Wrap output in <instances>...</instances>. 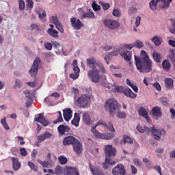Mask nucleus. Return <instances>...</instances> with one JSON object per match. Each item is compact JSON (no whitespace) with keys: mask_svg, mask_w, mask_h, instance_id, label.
<instances>
[{"mask_svg":"<svg viewBox=\"0 0 175 175\" xmlns=\"http://www.w3.org/2000/svg\"><path fill=\"white\" fill-rule=\"evenodd\" d=\"M91 132L95 137L103 139L104 140H111L116 136L113 133V132H116V129L111 122L106 123L103 120H98L95 126L92 127Z\"/></svg>","mask_w":175,"mask_h":175,"instance_id":"obj_1","label":"nucleus"},{"mask_svg":"<svg viewBox=\"0 0 175 175\" xmlns=\"http://www.w3.org/2000/svg\"><path fill=\"white\" fill-rule=\"evenodd\" d=\"M141 57L135 55V65L141 73H149L152 70V61L145 51H141Z\"/></svg>","mask_w":175,"mask_h":175,"instance_id":"obj_2","label":"nucleus"},{"mask_svg":"<svg viewBox=\"0 0 175 175\" xmlns=\"http://www.w3.org/2000/svg\"><path fill=\"white\" fill-rule=\"evenodd\" d=\"M172 0H152L149 6L151 10H157V8L159 9H169L170 3Z\"/></svg>","mask_w":175,"mask_h":175,"instance_id":"obj_3","label":"nucleus"},{"mask_svg":"<svg viewBox=\"0 0 175 175\" xmlns=\"http://www.w3.org/2000/svg\"><path fill=\"white\" fill-rule=\"evenodd\" d=\"M120 106L118 102L114 98L107 100L105 104V108L109 111L111 117H114V111H117Z\"/></svg>","mask_w":175,"mask_h":175,"instance_id":"obj_4","label":"nucleus"},{"mask_svg":"<svg viewBox=\"0 0 175 175\" xmlns=\"http://www.w3.org/2000/svg\"><path fill=\"white\" fill-rule=\"evenodd\" d=\"M55 161H57V156L53 155L51 157V153H47L45 157V161H43L40 159H37V162L42 166V167H53L55 165Z\"/></svg>","mask_w":175,"mask_h":175,"instance_id":"obj_5","label":"nucleus"},{"mask_svg":"<svg viewBox=\"0 0 175 175\" xmlns=\"http://www.w3.org/2000/svg\"><path fill=\"white\" fill-rule=\"evenodd\" d=\"M86 64L87 66L90 68V69H96V67H98L101 72H103V73H106V69H105L103 64H102V62H100V61L95 59V57H94L88 58L86 59Z\"/></svg>","mask_w":175,"mask_h":175,"instance_id":"obj_6","label":"nucleus"},{"mask_svg":"<svg viewBox=\"0 0 175 175\" xmlns=\"http://www.w3.org/2000/svg\"><path fill=\"white\" fill-rule=\"evenodd\" d=\"M103 25L110 29V31H116L120 28V22L117 20L111 19L110 18H106L103 21Z\"/></svg>","mask_w":175,"mask_h":175,"instance_id":"obj_7","label":"nucleus"},{"mask_svg":"<svg viewBox=\"0 0 175 175\" xmlns=\"http://www.w3.org/2000/svg\"><path fill=\"white\" fill-rule=\"evenodd\" d=\"M90 100L91 98L90 96L87 94H82L81 96L78 97L75 100L78 107H88L90 105Z\"/></svg>","mask_w":175,"mask_h":175,"instance_id":"obj_8","label":"nucleus"},{"mask_svg":"<svg viewBox=\"0 0 175 175\" xmlns=\"http://www.w3.org/2000/svg\"><path fill=\"white\" fill-rule=\"evenodd\" d=\"M42 65V60L40 57H36L33 61V65L31 66V69L29 70V75L31 77H35L36 75H38V72L39 70V66Z\"/></svg>","mask_w":175,"mask_h":175,"instance_id":"obj_9","label":"nucleus"},{"mask_svg":"<svg viewBox=\"0 0 175 175\" xmlns=\"http://www.w3.org/2000/svg\"><path fill=\"white\" fill-rule=\"evenodd\" d=\"M88 76L92 83H99V80H100L99 70L98 69H91L88 70Z\"/></svg>","mask_w":175,"mask_h":175,"instance_id":"obj_10","label":"nucleus"},{"mask_svg":"<svg viewBox=\"0 0 175 175\" xmlns=\"http://www.w3.org/2000/svg\"><path fill=\"white\" fill-rule=\"evenodd\" d=\"M150 133H152V135L155 140H161V137L162 135H166V131L163 129L160 131L157 127L153 126L150 129Z\"/></svg>","mask_w":175,"mask_h":175,"instance_id":"obj_11","label":"nucleus"},{"mask_svg":"<svg viewBox=\"0 0 175 175\" xmlns=\"http://www.w3.org/2000/svg\"><path fill=\"white\" fill-rule=\"evenodd\" d=\"M113 175H126V170L124 165L120 163L112 169Z\"/></svg>","mask_w":175,"mask_h":175,"instance_id":"obj_12","label":"nucleus"},{"mask_svg":"<svg viewBox=\"0 0 175 175\" xmlns=\"http://www.w3.org/2000/svg\"><path fill=\"white\" fill-rule=\"evenodd\" d=\"M104 151L105 152V158H110L111 157H116L117 150L111 145H107L104 146Z\"/></svg>","mask_w":175,"mask_h":175,"instance_id":"obj_13","label":"nucleus"},{"mask_svg":"<svg viewBox=\"0 0 175 175\" xmlns=\"http://www.w3.org/2000/svg\"><path fill=\"white\" fill-rule=\"evenodd\" d=\"M119 53L122 58L125 59L127 62H129L132 59V52L126 51L124 48H120Z\"/></svg>","mask_w":175,"mask_h":175,"instance_id":"obj_14","label":"nucleus"},{"mask_svg":"<svg viewBox=\"0 0 175 175\" xmlns=\"http://www.w3.org/2000/svg\"><path fill=\"white\" fill-rule=\"evenodd\" d=\"M70 23L72 28L77 29V31L81 29L82 27H84V25L81 22V21H80V19H77V18H72L70 19Z\"/></svg>","mask_w":175,"mask_h":175,"instance_id":"obj_15","label":"nucleus"},{"mask_svg":"<svg viewBox=\"0 0 175 175\" xmlns=\"http://www.w3.org/2000/svg\"><path fill=\"white\" fill-rule=\"evenodd\" d=\"M34 121H36V122H40V124H42L44 126H47L49 125V121L44 118V116H43V113H39L38 115H36L34 118Z\"/></svg>","mask_w":175,"mask_h":175,"instance_id":"obj_16","label":"nucleus"},{"mask_svg":"<svg viewBox=\"0 0 175 175\" xmlns=\"http://www.w3.org/2000/svg\"><path fill=\"white\" fill-rule=\"evenodd\" d=\"M64 175H80L76 167L66 166Z\"/></svg>","mask_w":175,"mask_h":175,"instance_id":"obj_17","label":"nucleus"},{"mask_svg":"<svg viewBox=\"0 0 175 175\" xmlns=\"http://www.w3.org/2000/svg\"><path fill=\"white\" fill-rule=\"evenodd\" d=\"M152 117L158 120L162 117V108L161 107H154L152 109Z\"/></svg>","mask_w":175,"mask_h":175,"instance_id":"obj_18","label":"nucleus"},{"mask_svg":"<svg viewBox=\"0 0 175 175\" xmlns=\"http://www.w3.org/2000/svg\"><path fill=\"white\" fill-rule=\"evenodd\" d=\"M72 147L75 152H76L77 155L83 152V145L79 140L77 139V141L74 142Z\"/></svg>","mask_w":175,"mask_h":175,"instance_id":"obj_19","label":"nucleus"},{"mask_svg":"<svg viewBox=\"0 0 175 175\" xmlns=\"http://www.w3.org/2000/svg\"><path fill=\"white\" fill-rule=\"evenodd\" d=\"M53 135L50 133L49 131L44 132L43 134H41L37 137V140L39 143H42L44 140H47V139H50Z\"/></svg>","mask_w":175,"mask_h":175,"instance_id":"obj_20","label":"nucleus"},{"mask_svg":"<svg viewBox=\"0 0 175 175\" xmlns=\"http://www.w3.org/2000/svg\"><path fill=\"white\" fill-rule=\"evenodd\" d=\"M77 141V139L75 138L73 136L66 137L63 140L64 146H70V144H74L75 142Z\"/></svg>","mask_w":175,"mask_h":175,"instance_id":"obj_21","label":"nucleus"},{"mask_svg":"<svg viewBox=\"0 0 175 175\" xmlns=\"http://www.w3.org/2000/svg\"><path fill=\"white\" fill-rule=\"evenodd\" d=\"M138 114L141 116V117H144L147 121V122H151V120H150V117L148 116V112L146 110L145 108L141 107L138 109Z\"/></svg>","mask_w":175,"mask_h":175,"instance_id":"obj_22","label":"nucleus"},{"mask_svg":"<svg viewBox=\"0 0 175 175\" xmlns=\"http://www.w3.org/2000/svg\"><path fill=\"white\" fill-rule=\"evenodd\" d=\"M116 161L113 160V159H110V157H105V161L103 163V169H109V166H113V165H116Z\"/></svg>","mask_w":175,"mask_h":175,"instance_id":"obj_23","label":"nucleus"},{"mask_svg":"<svg viewBox=\"0 0 175 175\" xmlns=\"http://www.w3.org/2000/svg\"><path fill=\"white\" fill-rule=\"evenodd\" d=\"M69 131H70V129L68 126H65L64 124L59 126L57 128V132L61 135V136L65 135V133H66V132H69Z\"/></svg>","mask_w":175,"mask_h":175,"instance_id":"obj_24","label":"nucleus"},{"mask_svg":"<svg viewBox=\"0 0 175 175\" xmlns=\"http://www.w3.org/2000/svg\"><path fill=\"white\" fill-rule=\"evenodd\" d=\"M63 111V116L65 121H70V120L72 119V109L68 108L64 109Z\"/></svg>","mask_w":175,"mask_h":175,"instance_id":"obj_25","label":"nucleus"},{"mask_svg":"<svg viewBox=\"0 0 175 175\" xmlns=\"http://www.w3.org/2000/svg\"><path fill=\"white\" fill-rule=\"evenodd\" d=\"M73 71L74 72L70 74V77L73 80H76V79H79V76L80 75V68L78 66H74Z\"/></svg>","mask_w":175,"mask_h":175,"instance_id":"obj_26","label":"nucleus"},{"mask_svg":"<svg viewBox=\"0 0 175 175\" xmlns=\"http://www.w3.org/2000/svg\"><path fill=\"white\" fill-rule=\"evenodd\" d=\"M136 129L138 131V132H139V133H146V132H147L148 135H150V129L145 125L138 124L136 126Z\"/></svg>","mask_w":175,"mask_h":175,"instance_id":"obj_27","label":"nucleus"},{"mask_svg":"<svg viewBox=\"0 0 175 175\" xmlns=\"http://www.w3.org/2000/svg\"><path fill=\"white\" fill-rule=\"evenodd\" d=\"M123 93L124 94L125 96H127V98H131V99H135V98L137 96V94L133 93V92L129 88L125 89L123 91Z\"/></svg>","mask_w":175,"mask_h":175,"instance_id":"obj_28","label":"nucleus"},{"mask_svg":"<svg viewBox=\"0 0 175 175\" xmlns=\"http://www.w3.org/2000/svg\"><path fill=\"white\" fill-rule=\"evenodd\" d=\"M100 83H101V84H103V85H104L105 88H108L109 90H110V88L113 87V84L107 82V77H106V75L102 77Z\"/></svg>","mask_w":175,"mask_h":175,"instance_id":"obj_29","label":"nucleus"},{"mask_svg":"<svg viewBox=\"0 0 175 175\" xmlns=\"http://www.w3.org/2000/svg\"><path fill=\"white\" fill-rule=\"evenodd\" d=\"M65 170H66V167L64 168L61 167V165H58L55 167L54 170V174L56 175H61L64 174L65 175Z\"/></svg>","mask_w":175,"mask_h":175,"instance_id":"obj_30","label":"nucleus"},{"mask_svg":"<svg viewBox=\"0 0 175 175\" xmlns=\"http://www.w3.org/2000/svg\"><path fill=\"white\" fill-rule=\"evenodd\" d=\"M47 33L51 38H54L55 39H58L59 38V36H58V31H57L55 29H48Z\"/></svg>","mask_w":175,"mask_h":175,"instance_id":"obj_31","label":"nucleus"},{"mask_svg":"<svg viewBox=\"0 0 175 175\" xmlns=\"http://www.w3.org/2000/svg\"><path fill=\"white\" fill-rule=\"evenodd\" d=\"M72 125H74L75 128H77L80 124V116L79 113H75L74 116V119L71 121Z\"/></svg>","mask_w":175,"mask_h":175,"instance_id":"obj_32","label":"nucleus"},{"mask_svg":"<svg viewBox=\"0 0 175 175\" xmlns=\"http://www.w3.org/2000/svg\"><path fill=\"white\" fill-rule=\"evenodd\" d=\"M12 159L13 170L15 172H17V170L20 169L21 164L20 163V162H18V159L16 157H12Z\"/></svg>","mask_w":175,"mask_h":175,"instance_id":"obj_33","label":"nucleus"},{"mask_svg":"<svg viewBox=\"0 0 175 175\" xmlns=\"http://www.w3.org/2000/svg\"><path fill=\"white\" fill-rule=\"evenodd\" d=\"M162 68L163 70L169 72V70H170V68H172V64H170V62L167 59H165L164 61H163Z\"/></svg>","mask_w":175,"mask_h":175,"instance_id":"obj_34","label":"nucleus"},{"mask_svg":"<svg viewBox=\"0 0 175 175\" xmlns=\"http://www.w3.org/2000/svg\"><path fill=\"white\" fill-rule=\"evenodd\" d=\"M121 105L118 108L117 111H114V116H116L118 118H125L126 117V113L125 112L120 111Z\"/></svg>","mask_w":175,"mask_h":175,"instance_id":"obj_35","label":"nucleus"},{"mask_svg":"<svg viewBox=\"0 0 175 175\" xmlns=\"http://www.w3.org/2000/svg\"><path fill=\"white\" fill-rule=\"evenodd\" d=\"M152 57H153V59L156 61V62L159 63L162 59V55L157 52V51H154L152 53Z\"/></svg>","mask_w":175,"mask_h":175,"instance_id":"obj_36","label":"nucleus"},{"mask_svg":"<svg viewBox=\"0 0 175 175\" xmlns=\"http://www.w3.org/2000/svg\"><path fill=\"white\" fill-rule=\"evenodd\" d=\"M83 120L87 125H90L91 124V117L88 113L85 112L83 113Z\"/></svg>","mask_w":175,"mask_h":175,"instance_id":"obj_37","label":"nucleus"},{"mask_svg":"<svg viewBox=\"0 0 175 175\" xmlns=\"http://www.w3.org/2000/svg\"><path fill=\"white\" fill-rule=\"evenodd\" d=\"M37 14L39 16V18H40L41 21H46V16H47L46 14V11H36Z\"/></svg>","mask_w":175,"mask_h":175,"instance_id":"obj_38","label":"nucleus"},{"mask_svg":"<svg viewBox=\"0 0 175 175\" xmlns=\"http://www.w3.org/2000/svg\"><path fill=\"white\" fill-rule=\"evenodd\" d=\"M168 59H170L173 65L175 66V49L171 50L168 55Z\"/></svg>","mask_w":175,"mask_h":175,"instance_id":"obj_39","label":"nucleus"},{"mask_svg":"<svg viewBox=\"0 0 175 175\" xmlns=\"http://www.w3.org/2000/svg\"><path fill=\"white\" fill-rule=\"evenodd\" d=\"M152 42H153L155 46H161V43H162V38L161 37L155 36L152 39Z\"/></svg>","mask_w":175,"mask_h":175,"instance_id":"obj_40","label":"nucleus"},{"mask_svg":"<svg viewBox=\"0 0 175 175\" xmlns=\"http://www.w3.org/2000/svg\"><path fill=\"white\" fill-rule=\"evenodd\" d=\"M57 159L60 165H66L68 163V158L65 156H59Z\"/></svg>","mask_w":175,"mask_h":175,"instance_id":"obj_41","label":"nucleus"},{"mask_svg":"<svg viewBox=\"0 0 175 175\" xmlns=\"http://www.w3.org/2000/svg\"><path fill=\"white\" fill-rule=\"evenodd\" d=\"M165 84L167 88H172L173 87V79L170 78L165 79Z\"/></svg>","mask_w":175,"mask_h":175,"instance_id":"obj_42","label":"nucleus"},{"mask_svg":"<svg viewBox=\"0 0 175 175\" xmlns=\"http://www.w3.org/2000/svg\"><path fill=\"white\" fill-rule=\"evenodd\" d=\"M134 47H136V49H143L144 47V43L140 40H137L134 42Z\"/></svg>","mask_w":175,"mask_h":175,"instance_id":"obj_43","label":"nucleus"},{"mask_svg":"<svg viewBox=\"0 0 175 175\" xmlns=\"http://www.w3.org/2000/svg\"><path fill=\"white\" fill-rule=\"evenodd\" d=\"M85 17L89 18H95V15L92 13V10H90L88 12H85L83 18H85Z\"/></svg>","mask_w":175,"mask_h":175,"instance_id":"obj_44","label":"nucleus"},{"mask_svg":"<svg viewBox=\"0 0 175 175\" xmlns=\"http://www.w3.org/2000/svg\"><path fill=\"white\" fill-rule=\"evenodd\" d=\"M123 142L124 143H129V144H132L133 143V140L131 137L128 135H125L123 137Z\"/></svg>","mask_w":175,"mask_h":175,"instance_id":"obj_45","label":"nucleus"},{"mask_svg":"<svg viewBox=\"0 0 175 175\" xmlns=\"http://www.w3.org/2000/svg\"><path fill=\"white\" fill-rule=\"evenodd\" d=\"M44 102L46 103V105H49V106H54V103L50 96L45 98Z\"/></svg>","mask_w":175,"mask_h":175,"instance_id":"obj_46","label":"nucleus"},{"mask_svg":"<svg viewBox=\"0 0 175 175\" xmlns=\"http://www.w3.org/2000/svg\"><path fill=\"white\" fill-rule=\"evenodd\" d=\"M24 94L26 95V98H27V99H32L34 96L33 92H31L29 90H25L24 92Z\"/></svg>","mask_w":175,"mask_h":175,"instance_id":"obj_47","label":"nucleus"},{"mask_svg":"<svg viewBox=\"0 0 175 175\" xmlns=\"http://www.w3.org/2000/svg\"><path fill=\"white\" fill-rule=\"evenodd\" d=\"M23 87V83L20 79H15V85L14 86V88H21Z\"/></svg>","mask_w":175,"mask_h":175,"instance_id":"obj_48","label":"nucleus"},{"mask_svg":"<svg viewBox=\"0 0 175 175\" xmlns=\"http://www.w3.org/2000/svg\"><path fill=\"white\" fill-rule=\"evenodd\" d=\"M50 22L51 24H54V25H55L57 23H59V21H58V17L55 16H51L50 17Z\"/></svg>","mask_w":175,"mask_h":175,"instance_id":"obj_49","label":"nucleus"},{"mask_svg":"<svg viewBox=\"0 0 175 175\" xmlns=\"http://www.w3.org/2000/svg\"><path fill=\"white\" fill-rule=\"evenodd\" d=\"M55 25V28L59 31L60 33H64V27H62V25H61L60 22L56 23Z\"/></svg>","mask_w":175,"mask_h":175,"instance_id":"obj_50","label":"nucleus"},{"mask_svg":"<svg viewBox=\"0 0 175 175\" xmlns=\"http://www.w3.org/2000/svg\"><path fill=\"white\" fill-rule=\"evenodd\" d=\"M28 166L30 167L31 170H33V172H38V166L35 165V163L29 161L28 162Z\"/></svg>","mask_w":175,"mask_h":175,"instance_id":"obj_51","label":"nucleus"},{"mask_svg":"<svg viewBox=\"0 0 175 175\" xmlns=\"http://www.w3.org/2000/svg\"><path fill=\"white\" fill-rule=\"evenodd\" d=\"M1 122L2 125L3 126L4 129L6 131H9L10 128H9V126L8 125V123H6V118H4L1 120Z\"/></svg>","mask_w":175,"mask_h":175,"instance_id":"obj_52","label":"nucleus"},{"mask_svg":"<svg viewBox=\"0 0 175 175\" xmlns=\"http://www.w3.org/2000/svg\"><path fill=\"white\" fill-rule=\"evenodd\" d=\"M160 100L163 106H169V100L165 97H161Z\"/></svg>","mask_w":175,"mask_h":175,"instance_id":"obj_53","label":"nucleus"},{"mask_svg":"<svg viewBox=\"0 0 175 175\" xmlns=\"http://www.w3.org/2000/svg\"><path fill=\"white\" fill-rule=\"evenodd\" d=\"M92 8L94 12H98V10H100V6H99L98 4H96V1H93L92 3Z\"/></svg>","mask_w":175,"mask_h":175,"instance_id":"obj_54","label":"nucleus"},{"mask_svg":"<svg viewBox=\"0 0 175 175\" xmlns=\"http://www.w3.org/2000/svg\"><path fill=\"white\" fill-rule=\"evenodd\" d=\"M26 6L28 9H32L33 8V1L32 0H27L26 1Z\"/></svg>","mask_w":175,"mask_h":175,"instance_id":"obj_55","label":"nucleus"},{"mask_svg":"<svg viewBox=\"0 0 175 175\" xmlns=\"http://www.w3.org/2000/svg\"><path fill=\"white\" fill-rule=\"evenodd\" d=\"M64 121V119L62 118V115L61 114V112L59 111V117L57 118L56 120L53 121L54 124H57V122H62Z\"/></svg>","mask_w":175,"mask_h":175,"instance_id":"obj_56","label":"nucleus"},{"mask_svg":"<svg viewBox=\"0 0 175 175\" xmlns=\"http://www.w3.org/2000/svg\"><path fill=\"white\" fill-rule=\"evenodd\" d=\"M19 9L20 10H24L25 9V2L23 0L19 1Z\"/></svg>","mask_w":175,"mask_h":175,"instance_id":"obj_57","label":"nucleus"},{"mask_svg":"<svg viewBox=\"0 0 175 175\" xmlns=\"http://www.w3.org/2000/svg\"><path fill=\"white\" fill-rule=\"evenodd\" d=\"M44 47L46 50H52L53 49V44L50 42H45Z\"/></svg>","mask_w":175,"mask_h":175,"instance_id":"obj_58","label":"nucleus"},{"mask_svg":"<svg viewBox=\"0 0 175 175\" xmlns=\"http://www.w3.org/2000/svg\"><path fill=\"white\" fill-rule=\"evenodd\" d=\"M133 161L135 166H137L138 167H140L142 166V163H140V160H139V159H134Z\"/></svg>","mask_w":175,"mask_h":175,"instance_id":"obj_59","label":"nucleus"},{"mask_svg":"<svg viewBox=\"0 0 175 175\" xmlns=\"http://www.w3.org/2000/svg\"><path fill=\"white\" fill-rule=\"evenodd\" d=\"M101 6H102V8H103V9L104 10H109V8H110V4H109V3H103L101 4Z\"/></svg>","mask_w":175,"mask_h":175,"instance_id":"obj_60","label":"nucleus"},{"mask_svg":"<svg viewBox=\"0 0 175 175\" xmlns=\"http://www.w3.org/2000/svg\"><path fill=\"white\" fill-rule=\"evenodd\" d=\"M112 14L114 17H120V16H121V12H120L118 10H113Z\"/></svg>","mask_w":175,"mask_h":175,"instance_id":"obj_61","label":"nucleus"},{"mask_svg":"<svg viewBox=\"0 0 175 175\" xmlns=\"http://www.w3.org/2000/svg\"><path fill=\"white\" fill-rule=\"evenodd\" d=\"M110 58H111V55L110 53L107 54L104 58V59L106 62V63L107 64V65H109Z\"/></svg>","mask_w":175,"mask_h":175,"instance_id":"obj_62","label":"nucleus"},{"mask_svg":"<svg viewBox=\"0 0 175 175\" xmlns=\"http://www.w3.org/2000/svg\"><path fill=\"white\" fill-rule=\"evenodd\" d=\"M142 21V17L140 16H138L136 18V20H135V27H139V25H140V23Z\"/></svg>","mask_w":175,"mask_h":175,"instance_id":"obj_63","label":"nucleus"},{"mask_svg":"<svg viewBox=\"0 0 175 175\" xmlns=\"http://www.w3.org/2000/svg\"><path fill=\"white\" fill-rule=\"evenodd\" d=\"M20 152H21V155H22V157H26V155H27V150H25V148H21L20 149Z\"/></svg>","mask_w":175,"mask_h":175,"instance_id":"obj_64","label":"nucleus"}]
</instances>
